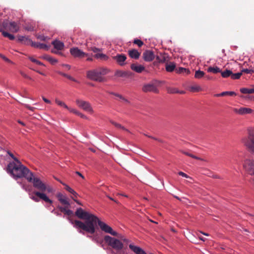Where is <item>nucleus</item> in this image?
Here are the masks:
<instances>
[{
	"label": "nucleus",
	"instance_id": "nucleus-1",
	"mask_svg": "<svg viewBox=\"0 0 254 254\" xmlns=\"http://www.w3.org/2000/svg\"><path fill=\"white\" fill-rule=\"evenodd\" d=\"M18 163V164L14 162L9 163L7 166L8 172L15 178L24 177L29 182L32 183L33 187L39 190L34 191L32 194H30V197L33 200L38 202L40 199H42L46 202L52 204V200L44 192H52V188L44 183L39 178L34 177L33 174L20 162Z\"/></svg>",
	"mask_w": 254,
	"mask_h": 254
},
{
	"label": "nucleus",
	"instance_id": "nucleus-2",
	"mask_svg": "<svg viewBox=\"0 0 254 254\" xmlns=\"http://www.w3.org/2000/svg\"><path fill=\"white\" fill-rule=\"evenodd\" d=\"M75 215L79 219L85 220L84 223L79 220L69 219L70 222L79 233L84 234V231H85L93 234L95 232V227L98 220L97 216L83 210L81 208L76 209Z\"/></svg>",
	"mask_w": 254,
	"mask_h": 254
},
{
	"label": "nucleus",
	"instance_id": "nucleus-3",
	"mask_svg": "<svg viewBox=\"0 0 254 254\" xmlns=\"http://www.w3.org/2000/svg\"><path fill=\"white\" fill-rule=\"evenodd\" d=\"M109 70L104 67H99L97 68L90 70L86 72V77L88 79L98 82H103L104 80V75H106Z\"/></svg>",
	"mask_w": 254,
	"mask_h": 254
},
{
	"label": "nucleus",
	"instance_id": "nucleus-4",
	"mask_svg": "<svg viewBox=\"0 0 254 254\" xmlns=\"http://www.w3.org/2000/svg\"><path fill=\"white\" fill-rule=\"evenodd\" d=\"M242 142L251 152L254 153V128L248 129V136L242 139Z\"/></svg>",
	"mask_w": 254,
	"mask_h": 254
},
{
	"label": "nucleus",
	"instance_id": "nucleus-5",
	"mask_svg": "<svg viewBox=\"0 0 254 254\" xmlns=\"http://www.w3.org/2000/svg\"><path fill=\"white\" fill-rule=\"evenodd\" d=\"M19 27L15 22H9L7 20H3L0 23V32L2 31H9L12 33H16L19 30Z\"/></svg>",
	"mask_w": 254,
	"mask_h": 254
},
{
	"label": "nucleus",
	"instance_id": "nucleus-6",
	"mask_svg": "<svg viewBox=\"0 0 254 254\" xmlns=\"http://www.w3.org/2000/svg\"><path fill=\"white\" fill-rule=\"evenodd\" d=\"M105 242L114 249L120 251L123 248V243L118 239L107 235L104 237Z\"/></svg>",
	"mask_w": 254,
	"mask_h": 254
},
{
	"label": "nucleus",
	"instance_id": "nucleus-7",
	"mask_svg": "<svg viewBox=\"0 0 254 254\" xmlns=\"http://www.w3.org/2000/svg\"><path fill=\"white\" fill-rule=\"evenodd\" d=\"M243 168L245 171L249 175H254V160L248 158L244 160Z\"/></svg>",
	"mask_w": 254,
	"mask_h": 254
},
{
	"label": "nucleus",
	"instance_id": "nucleus-8",
	"mask_svg": "<svg viewBox=\"0 0 254 254\" xmlns=\"http://www.w3.org/2000/svg\"><path fill=\"white\" fill-rule=\"evenodd\" d=\"M76 105L80 108L89 113H93V110L89 102L80 99L76 100Z\"/></svg>",
	"mask_w": 254,
	"mask_h": 254
},
{
	"label": "nucleus",
	"instance_id": "nucleus-9",
	"mask_svg": "<svg viewBox=\"0 0 254 254\" xmlns=\"http://www.w3.org/2000/svg\"><path fill=\"white\" fill-rule=\"evenodd\" d=\"M97 223L98 224V225L102 231L106 233H109L114 236H117L118 233L116 232L113 231L110 226L100 221L98 218L97 221Z\"/></svg>",
	"mask_w": 254,
	"mask_h": 254
},
{
	"label": "nucleus",
	"instance_id": "nucleus-10",
	"mask_svg": "<svg viewBox=\"0 0 254 254\" xmlns=\"http://www.w3.org/2000/svg\"><path fill=\"white\" fill-rule=\"evenodd\" d=\"M70 53L75 58L81 59L88 56V54L83 52L77 47L71 48Z\"/></svg>",
	"mask_w": 254,
	"mask_h": 254
},
{
	"label": "nucleus",
	"instance_id": "nucleus-11",
	"mask_svg": "<svg viewBox=\"0 0 254 254\" xmlns=\"http://www.w3.org/2000/svg\"><path fill=\"white\" fill-rule=\"evenodd\" d=\"M113 59L121 66H123L126 64L125 61L127 59V57L124 54H117L113 57Z\"/></svg>",
	"mask_w": 254,
	"mask_h": 254
},
{
	"label": "nucleus",
	"instance_id": "nucleus-12",
	"mask_svg": "<svg viewBox=\"0 0 254 254\" xmlns=\"http://www.w3.org/2000/svg\"><path fill=\"white\" fill-rule=\"evenodd\" d=\"M142 58L145 62H151L155 58V55L152 51L146 50L143 52Z\"/></svg>",
	"mask_w": 254,
	"mask_h": 254
},
{
	"label": "nucleus",
	"instance_id": "nucleus-13",
	"mask_svg": "<svg viewBox=\"0 0 254 254\" xmlns=\"http://www.w3.org/2000/svg\"><path fill=\"white\" fill-rule=\"evenodd\" d=\"M142 91L144 92H152L154 93H158V90L157 87L153 84H147L144 85L142 87Z\"/></svg>",
	"mask_w": 254,
	"mask_h": 254
},
{
	"label": "nucleus",
	"instance_id": "nucleus-14",
	"mask_svg": "<svg viewBox=\"0 0 254 254\" xmlns=\"http://www.w3.org/2000/svg\"><path fill=\"white\" fill-rule=\"evenodd\" d=\"M234 112L240 115H246L251 114L253 112V110L249 108H241L240 109H235Z\"/></svg>",
	"mask_w": 254,
	"mask_h": 254
},
{
	"label": "nucleus",
	"instance_id": "nucleus-15",
	"mask_svg": "<svg viewBox=\"0 0 254 254\" xmlns=\"http://www.w3.org/2000/svg\"><path fill=\"white\" fill-rule=\"evenodd\" d=\"M29 43L31 44L32 47L35 48H39L40 49H44L45 50H48L49 46L45 44L40 43L38 42H33L31 40H29Z\"/></svg>",
	"mask_w": 254,
	"mask_h": 254
},
{
	"label": "nucleus",
	"instance_id": "nucleus-16",
	"mask_svg": "<svg viewBox=\"0 0 254 254\" xmlns=\"http://www.w3.org/2000/svg\"><path fill=\"white\" fill-rule=\"evenodd\" d=\"M129 248L136 254H147L141 248L132 244L129 245Z\"/></svg>",
	"mask_w": 254,
	"mask_h": 254
},
{
	"label": "nucleus",
	"instance_id": "nucleus-17",
	"mask_svg": "<svg viewBox=\"0 0 254 254\" xmlns=\"http://www.w3.org/2000/svg\"><path fill=\"white\" fill-rule=\"evenodd\" d=\"M128 54L131 58L135 60L138 59L140 56V53L138 52L136 50L134 49L128 50Z\"/></svg>",
	"mask_w": 254,
	"mask_h": 254
},
{
	"label": "nucleus",
	"instance_id": "nucleus-18",
	"mask_svg": "<svg viewBox=\"0 0 254 254\" xmlns=\"http://www.w3.org/2000/svg\"><path fill=\"white\" fill-rule=\"evenodd\" d=\"M130 68L137 73H141L145 69V67L143 65L136 64H131Z\"/></svg>",
	"mask_w": 254,
	"mask_h": 254
},
{
	"label": "nucleus",
	"instance_id": "nucleus-19",
	"mask_svg": "<svg viewBox=\"0 0 254 254\" xmlns=\"http://www.w3.org/2000/svg\"><path fill=\"white\" fill-rule=\"evenodd\" d=\"M165 68L168 72H172L176 70V64L174 62H169L166 64Z\"/></svg>",
	"mask_w": 254,
	"mask_h": 254
},
{
	"label": "nucleus",
	"instance_id": "nucleus-20",
	"mask_svg": "<svg viewBox=\"0 0 254 254\" xmlns=\"http://www.w3.org/2000/svg\"><path fill=\"white\" fill-rule=\"evenodd\" d=\"M206 70L208 72H211L214 74L221 72V69L217 66H209L207 68Z\"/></svg>",
	"mask_w": 254,
	"mask_h": 254
},
{
	"label": "nucleus",
	"instance_id": "nucleus-21",
	"mask_svg": "<svg viewBox=\"0 0 254 254\" xmlns=\"http://www.w3.org/2000/svg\"><path fill=\"white\" fill-rule=\"evenodd\" d=\"M68 206H65V207H62V206H59L58 208H59L60 210L64 213V214L67 215V216H71L73 214V211L67 209L66 208Z\"/></svg>",
	"mask_w": 254,
	"mask_h": 254
},
{
	"label": "nucleus",
	"instance_id": "nucleus-22",
	"mask_svg": "<svg viewBox=\"0 0 254 254\" xmlns=\"http://www.w3.org/2000/svg\"><path fill=\"white\" fill-rule=\"evenodd\" d=\"M52 44L54 45L55 48L58 50H62L64 47V43L59 41H54Z\"/></svg>",
	"mask_w": 254,
	"mask_h": 254
},
{
	"label": "nucleus",
	"instance_id": "nucleus-23",
	"mask_svg": "<svg viewBox=\"0 0 254 254\" xmlns=\"http://www.w3.org/2000/svg\"><path fill=\"white\" fill-rule=\"evenodd\" d=\"M176 72L177 73L183 74L184 75H188L190 73V71L189 69L181 67L176 68Z\"/></svg>",
	"mask_w": 254,
	"mask_h": 254
},
{
	"label": "nucleus",
	"instance_id": "nucleus-24",
	"mask_svg": "<svg viewBox=\"0 0 254 254\" xmlns=\"http://www.w3.org/2000/svg\"><path fill=\"white\" fill-rule=\"evenodd\" d=\"M41 58L45 59L50 62L51 64H54L58 62V60L54 59L48 55H44L41 57Z\"/></svg>",
	"mask_w": 254,
	"mask_h": 254
},
{
	"label": "nucleus",
	"instance_id": "nucleus-25",
	"mask_svg": "<svg viewBox=\"0 0 254 254\" xmlns=\"http://www.w3.org/2000/svg\"><path fill=\"white\" fill-rule=\"evenodd\" d=\"M61 184H62L64 186H65V188L64 189L67 190L69 192L71 193V194H72L75 197H77V193L72 189H71L70 187H69L68 185H66L64 183H63V182H62L61 181H59Z\"/></svg>",
	"mask_w": 254,
	"mask_h": 254
},
{
	"label": "nucleus",
	"instance_id": "nucleus-26",
	"mask_svg": "<svg viewBox=\"0 0 254 254\" xmlns=\"http://www.w3.org/2000/svg\"><path fill=\"white\" fill-rule=\"evenodd\" d=\"M220 73L223 78H228L229 77H231L232 71L229 69H225L224 71L221 70V72H220Z\"/></svg>",
	"mask_w": 254,
	"mask_h": 254
},
{
	"label": "nucleus",
	"instance_id": "nucleus-27",
	"mask_svg": "<svg viewBox=\"0 0 254 254\" xmlns=\"http://www.w3.org/2000/svg\"><path fill=\"white\" fill-rule=\"evenodd\" d=\"M240 91L243 94H253L254 93V87L252 88H243Z\"/></svg>",
	"mask_w": 254,
	"mask_h": 254
},
{
	"label": "nucleus",
	"instance_id": "nucleus-28",
	"mask_svg": "<svg viewBox=\"0 0 254 254\" xmlns=\"http://www.w3.org/2000/svg\"><path fill=\"white\" fill-rule=\"evenodd\" d=\"M205 76V73L200 70H196L194 74V77L197 79H200Z\"/></svg>",
	"mask_w": 254,
	"mask_h": 254
},
{
	"label": "nucleus",
	"instance_id": "nucleus-29",
	"mask_svg": "<svg viewBox=\"0 0 254 254\" xmlns=\"http://www.w3.org/2000/svg\"><path fill=\"white\" fill-rule=\"evenodd\" d=\"M180 152H182L183 154L186 155H187L188 156H190L192 158H194V159H197V160H203V159L201 158H199V157H198L195 155H193V154L189 153V152H187V151H184V150H180Z\"/></svg>",
	"mask_w": 254,
	"mask_h": 254
},
{
	"label": "nucleus",
	"instance_id": "nucleus-30",
	"mask_svg": "<svg viewBox=\"0 0 254 254\" xmlns=\"http://www.w3.org/2000/svg\"><path fill=\"white\" fill-rule=\"evenodd\" d=\"M2 35L4 37H7L11 40H13L15 39V37L13 35L8 33L6 31H2Z\"/></svg>",
	"mask_w": 254,
	"mask_h": 254
},
{
	"label": "nucleus",
	"instance_id": "nucleus-31",
	"mask_svg": "<svg viewBox=\"0 0 254 254\" xmlns=\"http://www.w3.org/2000/svg\"><path fill=\"white\" fill-rule=\"evenodd\" d=\"M18 40L20 42H23L24 43H29V40H30L28 38L23 36H19L18 37Z\"/></svg>",
	"mask_w": 254,
	"mask_h": 254
},
{
	"label": "nucleus",
	"instance_id": "nucleus-32",
	"mask_svg": "<svg viewBox=\"0 0 254 254\" xmlns=\"http://www.w3.org/2000/svg\"><path fill=\"white\" fill-rule=\"evenodd\" d=\"M111 123L112 125L115 126L116 127L122 129L123 130H126V131L128 132V130L125 127L122 126L121 124H119L115 122L114 121H111Z\"/></svg>",
	"mask_w": 254,
	"mask_h": 254
},
{
	"label": "nucleus",
	"instance_id": "nucleus-33",
	"mask_svg": "<svg viewBox=\"0 0 254 254\" xmlns=\"http://www.w3.org/2000/svg\"><path fill=\"white\" fill-rule=\"evenodd\" d=\"M95 58L97 59H100L103 60H107L108 57L103 54H96L94 55Z\"/></svg>",
	"mask_w": 254,
	"mask_h": 254
},
{
	"label": "nucleus",
	"instance_id": "nucleus-34",
	"mask_svg": "<svg viewBox=\"0 0 254 254\" xmlns=\"http://www.w3.org/2000/svg\"><path fill=\"white\" fill-rule=\"evenodd\" d=\"M59 201L61 203L64 205H67V206H69L70 205V204L68 201L67 198L65 196H63L62 197V199H61V200H60Z\"/></svg>",
	"mask_w": 254,
	"mask_h": 254
},
{
	"label": "nucleus",
	"instance_id": "nucleus-35",
	"mask_svg": "<svg viewBox=\"0 0 254 254\" xmlns=\"http://www.w3.org/2000/svg\"><path fill=\"white\" fill-rule=\"evenodd\" d=\"M59 201L61 203L64 205H67V206H69L70 205V204L68 201L67 198L65 196H63L62 197V199H61V200H60Z\"/></svg>",
	"mask_w": 254,
	"mask_h": 254
},
{
	"label": "nucleus",
	"instance_id": "nucleus-36",
	"mask_svg": "<svg viewBox=\"0 0 254 254\" xmlns=\"http://www.w3.org/2000/svg\"><path fill=\"white\" fill-rule=\"evenodd\" d=\"M59 73L60 75H62V76H63L64 77H66L67 78H68L69 80H72L73 81H74V82H77V81L75 78H73L70 75H67V74L64 73L62 72H59Z\"/></svg>",
	"mask_w": 254,
	"mask_h": 254
},
{
	"label": "nucleus",
	"instance_id": "nucleus-37",
	"mask_svg": "<svg viewBox=\"0 0 254 254\" xmlns=\"http://www.w3.org/2000/svg\"><path fill=\"white\" fill-rule=\"evenodd\" d=\"M242 75V72H238L236 73H233L232 72V74H231V78L232 79H238L241 77Z\"/></svg>",
	"mask_w": 254,
	"mask_h": 254
},
{
	"label": "nucleus",
	"instance_id": "nucleus-38",
	"mask_svg": "<svg viewBox=\"0 0 254 254\" xmlns=\"http://www.w3.org/2000/svg\"><path fill=\"white\" fill-rule=\"evenodd\" d=\"M55 102L59 106L63 107L65 109H68V107L64 102L58 99H56Z\"/></svg>",
	"mask_w": 254,
	"mask_h": 254
},
{
	"label": "nucleus",
	"instance_id": "nucleus-39",
	"mask_svg": "<svg viewBox=\"0 0 254 254\" xmlns=\"http://www.w3.org/2000/svg\"><path fill=\"white\" fill-rule=\"evenodd\" d=\"M37 38L41 41H47L50 39L47 36H45L43 35H38L37 36Z\"/></svg>",
	"mask_w": 254,
	"mask_h": 254
},
{
	"label": "nucleus",
	"instance_id": "nucleus-40",
	"mask_svg": "<svg viewBox=\"0 0 254 254\" xmlns=\"http://www.w3.org/2000/svg\"><path fill=\"white\" fill-rule=\"evenodd\" d=\"M29 59H30V60L33 62V63H34L38 65H45L44 64H43L42 63H41L40 61L33 58V57H30L29 58Z\"/></svg>",
	"mask_w": 254,
	"mask_h": 254
},
{
	"label": "nucleus",
	"instance_id": "nucleus-41",
	"mask_svg": "<svg viewBox=\"0 0 254 254\" xmlns=\"http://www.w3.org/2000/svg\"><path fill=\"white\" fill-rule=\"evenodd\" d=\"M134 44L137 45L139 47H141L143 45V42L140 40L135 39L133 42Z\"/></svg>",
	"mask_w": 254,
	"mask_h": 254
},
{
	"label": "nucleus",
	"instance_id": "nucleus-42",
	"mask_svg": "<svg viewBox=\"0 0 254 254\" xmlns=\"http://www.w3.org/2000/svg\"><path fill=\"white\" fill-rule=\"evenodd\" d=\"M0 58H1L2 60H3L5 62H6L7 63H10V64L13 63L12 61H11L9 59H8L5 56H4L3 55H2L1 54H0Z\"/></svg>",
	"mask_w": 254,
	"mask_h": 254
},
{
	"label": "nucleus",
	"instance_id": "nucleus-43",
	"mask_svg": "<svg viewBox=\"0 0 254 254\" xmlns=\"http://www.w3.org/2000/svg\"><path fill=\"white\" fill-rule=\"evenodd\" d=\"M168 91L169 93H183V92H179V91L176 89V88H170L168 90Z\"/></svg>",
	"mask_w": 254,
	"mask_h": 254
},
{
	"label": "nucleus",
	"instance_id": "nucleus-44",
	"mask_svg": "<svg viewBox=\"0 0 254 254\" xmlns=\"http://www.w3.org/2000/svg\"><path fill=\"white\" fill-rule=\"evenodd\" d=\"M241 72H242V73L243 72H244V73H246L247 74H252L254 72V71L253 69H249L246 68V69H242L241 71Z\"/></svg>",
	"mask_w": 254,
	"mask_h": 254
},
{
	"label": "nucleus",
	"instance_id": "nucleus-45",
	"mask_svg": "<svg viewBox=\"0 0 254 254\" xmlns=\"http://www.w3.org/2000/svg\"><path fill=\"white\" fill-rule=\"evenodd\" d=\"M7 153L15 161L17 162V163H19V160L17 158L14 157L12 153H11L9 151H7Z\"/></svg>",
	"mask_w": 254,
	"mask_h": 254
},
{
	"label": "nucleus",
	"instance_id": "nucleus-46",
	"mask_svg": "<svg viewBox=\"0 0 254 254\" xmlns=\"http://www.w3.org/2000/svg\"><path fill=\"white\" fill-rule=\"evenodd\" d=\"M117 75L119 76H124L126 75V73L122 71H118L116 73Z\"/></svg>",
	"mask_w": 254,
	"mask_h": 254
},
{
	"label": "nucleus",
	"instance_id": "nucleus-47",
	"mask_svg": "<svg viewBox=\"0 0 254 254\" xmlns=\"http://www.w3.org/2000/svg\"><path fill=\"white\" fill-rule=\"evenodd\" d=\"M71 113H73L74 114H75V115H77V114H78V112L77 110H76V109H72V108H69L68 107V109H67Z\"/></svg>",
	"mask_w": 254,
	"mask_h": 254
},
{
	"label": "nucleus",
	"instance_id": "nucleus-48",
	"mask_svg": "<svg viewBox=\"0 0 254 254\" xmlns=\"http://www.w3.org/2000/svg\"><path fill=\"white\" fill-rule=\"evenodd\" d=\"M178 174L180 176H181L183 177H185L186 178H190V177L187 174H185V173H184L183 172L180 171L178 173Z\"/></svg>",
	"mask_w": 254,
	"mask_h": 254
},
{
	"label": "nucleus",
	"instance_id": "nucleus-49",
	"mask_svg": "<svg viewBox=\"0 0 254 254\" xmlns=\"http://www.w3.org/2000/svg\"><path fill=\"white\" fill-rule=\"evenodd\" d=\"M109 93L110 94L113 95H114V96H116L117 97H119L120 99L122 98V96H123L122 95H121V94H118V93H115V92H109Z\"/></svg>",
	"mask_w": 254,
	"mask_h": 254
},
{
	"label": "nucleus",
	"instance_id": "nucleus-50",
	"mask_svg": "<svg viewBox=\"0 0 254 254\" xmlns=\"http://www.w3.org/2000/svg\"><path fill=\"white\" fill-rule=\"evenodd\" d=\"M191 88L194 91H198L200 89V87L198 86H192Z\"/></svg>",
	"mask_w": 254,
	"mask_h": 254
},
{
	"label": "nucleus",
	"instance_id": "nucleus-51",
	"mask_svg": "<svg viewBox=\"0 0 254 254\" xmlns=\"http://www.w3.org/2000/svg\"><path fill=\"white\" fill-rule=\"evenodd\" d=\"M144 135L146 136H147V137H149V138H152V139H153L154 140H157V141H159L160 142H163L162 140L159 139L157 138H155V137H153L152 136H149V135H147L146 134H144Z\"/></svg>",
	"mask_w": 254,
	"mask_h": 254
},
{
	"label": "nucleus",
	"instance_id": "nucleus-52",
	"mask_svg": "<svg viewBox=\"0 0 254 254\" xmlns=\"http://www.w3.org/2000/svg\"><path fill=\"white\" fill-rule=\"evenodd\" d=\"M77 116H80L81 118L87 119V117L83 114L82 113H80V112H78V114H77Z\"/></svg>",
	"mask_w": 254,
	"mask_h": 254
},
{
	"label": "nucleus",
	"instance_id": "nucleus-53",
	"mask_svg": "<svg viewBox=\"0 0 254 254\" xmlns=\"http://www.w3.org/2000/svg\"><path fill=\"white\" fill-rule=\"evenodd\" d=\"M25 107L26 108L28 109L29 110H31L32 111H33L35 109V108L33 107H31L29 105H27V104L25 105Z\"/></svg>",
	"mask_w": 254,
	"mask_h": 254
},
{
	"label": "nucleus",
	"instance_id": "nucleus-54",
	"mask_svg": "<svg viewBox=\"0 0 254 254\" xmlns=\"http://www.w3.org/2000/svg\"><path fill=\"white\" fill-rule=\"evenodd\" d=\"M21 74L23 77H24L26 78H27L29 79H31V78L30 76H29L28 75H27L26 74H25V73H24L23 72H21Z\"/></svg>",
	"mask_w": 254,
	"mask_h": 254
},
{
	"label": "nucleus",
	"instance_id": "nucleus-55",
	"mask_svg": "<svg viewBox=\"0 0 254 254\" xmlns=\"http://www.w3.org/2000/svg\"><path fill=\"white\" fill-rule=\"evenodd\" d=\"M236 95V93L233 91H228V95L232 96H234Z\"/></svg>",
	"mask_w": 254,
	"mask_h": 254
},
{
	"label": "nucleus",
	"instance_id": "nucleus-56",
	"mask_svg": "<svg viewBox=\"0 0 254 254\" xmlns=\"http://www.w3.org/2000/svg\"><path fill=\"white\" fill-rule=\"evenodd\" d=\"M64 195L61 193H59L57 195V197L58 198V200H61V199H62V197Z\"/></svg>",
	"mask_w": 254,
	"mask_h": 254
},
{
	"label": "nucleus",
	"instance_id": "nucleus-57",
	"mask_svg": "<svg viewBox=\"0 0 254 254\" xmlns=\"http://www.w3.org/2000/svg\"><path fill=\"white\" fill-rule=\"evenodd\" d=\"M228 91H225V92H223L221 93L220 95L222 96H224L228 95Z\"/></svg>",
	"mask_w": 254,
	"mask_h": 254
},
{
	"label": "nucleus",
	"instance_id": "nucleus-58",
	"mask_svg": "<svg viewBox=\"0 0 254 254\" xmlns=\"http://www.w3.org/2000/svg\"><path fill=\"white\" fill-rule=\"evenodd\" d=\"M42 99L44 101V102L47 103H51V101L49 100L46 99L44 97H43Z\"/></svg>",
	"mask_w": 254,
	"mask_h": 254
},
{
	"label": "nucleus",
	"instance_id": "nucleus-59",
	"mask_svg": "<svg viewBox=\"0 0 254 254\" xmlns=\"http://www.w3.org/2000/svg\"><path fill=\"white\" fill-rule=\"evenodd\" d=\"M156 60L158 61L159 63H162L164 62V60L161 59L159 56L156 57Z\"/></svg>",
	"mask_w": 254,
	"mask_h": 254
},
{
	"label": "nucleus",
	"instance_id": "nucleus-60",
	"mask_svg": "<svg viewBox=\"0 0 254 254\" xmlns=\"http://www.w3.org/2000/svg\"><path fill=\"white\" fill-rule=\"evenodd\" d=\"M121 99L123 101H124L126 103H129L128 100H127V99H126L125 98H124L123 96H122V98H121Z\"/></svg>",
	"mask_w": 254,
	"mask_h": 254
},
{
	"label": "nucleus",
	"instance_id": "nucleus-61",
	"mask_svg": "<svg viewBox=\"0 0 254 254\" xmlns=\"http://www.w3.org/2000/svg\"><path fill=\"white\" fill-rule=\"evenodd\" d=\"M76 174L81 177L82 179L84 178V176L80 172L77 171L76 172Z\"/></svg>",
	"mask_w": 254,
	"mask_h": 254
},
{
	"label": "nucleus",
	"instance_id": "nucleus-62",
	"mask_svg": "<svg viewBox=\"0 0 254 254\" xmlns=\"http://www.w3.org/2000/svg\"><path fill=\"white\" fill-rule=\"evenodd\" d=\"M63 66L67 68L68 69H69L70 68V66L68 64H63Z\"/></svg>",
	"mask_w": 254,
	"mask_h": 254
},
{
	"label": "nucleus",
	"instance_id": "nucleus-63",
	"mask_svg": "<svg viewBox=\"0 0 254 254\" xmlns=\"http://www.w3.org/2000/svg\"><path fill=\"white\" fill-rule=\"evenodd\" d=\"M92 51H93V52L96 53V52L99 51V49L98 48H93L92 49Z\"/></svg>",
	"mask_w": 254,
	"mask_h": 254
},
{
	"label": "nucleus",
	"instance_id": "nucleus-64",
	"mask_svg": "<svg viewBox=\"0 0 254 254\" xmlns=\"http://www.w3.org/2000/svg\"><path fill=\"white\" fill-rule=\"evenodd\" d=\"M121 240H122L123 241H124V242H126V243H128V240L127 239H125V238H122V239H121Z\"/></svg>",
	"mask_w": 254,
	"mask_h": 254
}]
</instances>
